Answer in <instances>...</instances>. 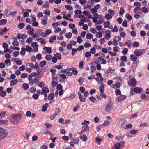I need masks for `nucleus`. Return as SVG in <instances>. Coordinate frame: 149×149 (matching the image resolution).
Here are the masks:
<instances>
[{"mask_svg": "<svg viewBox=\"0 0 149 149\" xmlns=\"http://www.w3.org/2000/svg\"><path fill=\"white\" fill-rule=\"evenodd\" d=\"M139 43L135 41L132 44V46L134 47H136L139 46Z\"/></svg>", "mask_w": 149, "mask_h": 149, "instance_id": "obj_50", "label": "nucleus"}, {"mask_svg": "<svg viewBox=\"0 0 149 149\" xmlns=\"http://www.w3.org/2000/svg\"><path fill=\"white\" fill-rule=\"evenodd\" d=\"M89 99L93 103H95L97 101L96 99L93 96L90 97L89 98Z\"/></svg>", "mask_w": 149, "mask_h": 149, "instance_id": "obj_45", "label": "nucleus"}, {"mask_svg": "<svg viewBox=\"0 0 149 149\" xmlns=\"http://www.w3.org/2000/svg\"><path fill=\"white\" fill-rule=\"evenodd\" d=\"M54 97V95L53 93H50L48 97V99L49 100H51L53 99Z\"/></svg>", "mask_w": 149, "mask_h": 149, "instance_id": "obj_35", "label": "nucleus"}, {"mask_svg": "<svg viewBox=\"0 0 149 149\" xmlns=\"http://www.w3.org/2000/svg\"><path fill=\"white\" fill-rule=\"evenodd\" d=\"M42 31V29H39L34 34H33L32 37L35 38L36 37H39L40 36L41 32Z\"/></svg>", "mask_w": 149, "mask_h": 149, "instance_id": "obj_9", "label": "nucleus"}, {"mask_svg": "<svg viewBox=\"0 0 149 149\" xmlns=\"http://www.w3.org/2000/svg\"><path fill=\"white\" fill-rule=\"evenodd\" d=\"M6 66H8L11 64V61L10 60H6L5 61Z\"/></svg>", "mask_w": 149, "mask_h": 149, "instance_id": "obj_37", "label": "nucleus"}, {"mask_svg": "<svg viewBox=\"0 0 149 149\" xmlns=\"http://www.w3.org/2000/svg\"><path fill=\"white\" fill-rule=\"evenodd\" d=\"M7 133L3 128H0V140L3 139L7 136Z\"/></svg>", "mask_w": 149, "mask_h": 149, "instance_id": "obj_3", "label": "nucleus"}, {"mask_svg": "<svg viewBox=\"0 0 149 149\" xmlns=\"http://www.w3.org/2000/svg\"><path fill=\"white\" fill-rule=\"evenodd\" d=\"M49 2L48 1H46L45 2V4H44L42 6L43 7H45L46 8H48L49 6Z\"/></svg>", "mask_w": 149, "mask_h": 149, "instance_id": "obj_56", "label": "nucleus"}, {"mask_svg": "<svg viewBox=\"0 0 149 149\" xmlns=\"http://www.w3.org/2000/svg\"><path fill=\"white\" fill-rule=\"evenodd\" d=\"M89 127L87 125L83 126L82 127V130L80 134H81L85 131H87L88 130H89Z\"/></svg>", "mask_w": 149, "mask_h": 149, "instance_id": "obj_13", "label": "nucleus"}, {"mask_svg": "<svg viewBox=\"0 0 149 149\" xmlns=\"http://www.w3.org/2000/svg\"><path fill=\"white\" fill-rule=\"evenodd\" d=\"M17 38L15 37H13L14 40L12 42V45L13 46H18L19 45V42L17 41Z\"/></svg>", "mask_w": 149, "mask_h": 149, "instance_id": "obj_11", "label": "nucleus"}, {"mask_svg": "<svg viewBox=\"0 0 149 149\" xmlns=\"http://www.w3.org/2000/svg\"><path fill=\"white\" fill-rule=\"evenodd\" d=\"M96 36L97 37L100 38L102 37V35L101 32L99 31L97 33Z\"/></svg>", "mask_w": 149, "mask_h": 149, "instance_id": "obj_42", "label": "nucleus"}, {"mask_svg": "<svg viewBox=\"0 0 149 149\" xmlns=\"http://www.w3.org/2000/svg\"><path fill=\"white\" fill-rule=\"evenodd\" d=\"M78 94L80 101L82 102H84L86 100V98L85 97H83V95L79 92L78 93Z\"/></svg>", "mask_w": 149, "mask_h": 149, "instance_id": "obj_14", "label": "nucleus"}, {"mask_svg": "<svg viewBox=\"0 0 149 149\" xmlns=\"http://www.w3.org/2000/svg\"><path fill=\"white\" fill-rule=\"evenodd\" d=\"M113 103L111 100H110L106 106L105 110L106 112L110 111L113 108Z\"/></svg>", "mask_w": 149, "mask_h": 149, "instance_id": "obj_4", "label": "nucleus"}, {"mask_svg": "<svg viewBox=\"0 0 149 149\" xmlns=\"http://www.w3.org/2000/svg\"><path fill=\"white\" fill-rule=\"evenodd\" d=\"M102 140L101 138L96 137L95 138V142L99 145L101 144V142L102 141Z\"/></svg>", "mask_w": 149, "mask_h": 149, "instance_id": "obj_27", "label": "nucleus"}, {"mask_svg": "<svg viewBox=\"0 0 149 149\" xmlns=\"http://www.w3.org/2000/svg\"><path fill=\"white\" fill-rule=\"evenodd\" d=\"M31 46L33 47V48H34L36 47H37V49H36V51H38V45L37 43L36 42H33L32 43H31Z\"/></svg>", "mask_w": 149, "mask_h": 149, "instance_id": "obj_32", "label": "nucleus"}, {"mask_svg": "<svg viewBox=\"0 0 149 149\" xmlns=\"http://www.w3.org/2000/svg\"><path fill=\"white\" fill-rule=\"evenodd\" d=\"M43 13L46 15L49 16L50 15V11L47 10H45L43 11Z\"/></svg>", "mask_w": 149, "mask_h": 149, "instance_id": "obj_48", "label": "nucleus"}, {"mask_svg": "<svg viewBox=\"0 0 149 149\" xmlns=\"http://www.w3.org/2000/svg\"><path fill=\"white\" fill-rule=\"evenodd\" d=\"M145 49H136L134 52V54L136 56L139 57L144 54Z\"/></svg>", "mask_w": 149, "mask_h": 149, "instance_id": "obj_2", "label": "nucleus"}, {"mask_svg": "<svg viewBox=\"0 0 149 149\" xmlns=\"http://www.w3.org/2000/svg\"><path fill=\"white\" fill-rule=\"evenodd\" d=\"M74 142V143L76 144H77L79 143V138L78 137H76L74 138H73L72 139Z\"/></svg>", "mask_w": 149, "mask_h": 149, "instance_id": "obj_58", "label": "nucleus"}, {"mask_svg": "<svg viewBox=\"0 0 149 149\" xmlns=\"http://www.w3.org/2000/svg\"><path fill=\"white\" fill-rule=\"evenodd\" d=\"M84 81V79L82 77H80L78 80V81L79 82V85H81L83 84V82Z\"/></svg>", "mask_w": 149, "mask_h": 149, "instance_id": "obj_40", "label": "nucleus"}, {"mask_svg": "<svg viewBox=\"0 0 149 149\" xmlns=\"http://www.w3.org/2000/svg\"><path fill=\"white\" fill-rule=\"evenodd\" d=\"M49 105L47 103H45L44 104L42 107V111L43 112H45L46 111L47 109V108L48 107Z\"/></svg>", "mask_w": 149, "mask_h": 149, "instance_id": "obj_17", "label": "nucleus"}, {"mask_svg": "<svg viewBox=\"0 0 149 149\" xmlns=\"http://www.w3.org/2000/svg\"><path fill=\"white\" fill-rule=\"evenodd\" d=\"M6 94V92L5 91H2L0 93V95L2 97H4Z\"/></svg>", "mask_w": 149, "mask_h": 149, "instance_id": "obj_59", "label": "nucleus"}, {"mask_svg": "<svg viewBox=\"0 0 149 149\" xmlns=\"http://www.w3.org/2000/svg\"><path fill=\"white\" fill-rule=\"evenodd\" d=\"M48 146L46 145H43L40 146V149H47Z\"/></svg>", "mask_w": 149, "mask_h": 149, "instance_id": "obj_64", "label": "nucleus"}, {"mask_svg": "<svg viewBox=\"0 0 149 149\" xmlns=\"http://www.w3.org/2000/svg\"><path fill=\"white\" fill-rule=\"evenodd\" d=\"M24 26L25 24L24 23H21L18 24V27L19 29H22L24 27Z\"/></svg>", "mask_w": 149, "mask_h": 149, "instance_id": "obj_41", "label": "nucleus"}, {"mask_svg": "<svg viewBox=\"0 0 149 149\" xmlns=\"http://www.w3.org/2000/svg\"><path fill=\"white\" fill-rule=\"evenodd\" d=\"M93 37V36L92 34L88 33L86 35V38L87 39H91Z\"/></svg>", "mask_w": 149, "mask_h": 149, "instance_id": "obj_60", "label": "nucleus"}, {"mask_svg": "<svg viewBox=\"0 0 149 149\" xmlns=\"http://www.w3.org/2000/svg\"><path fill=\"white\" fill-rule=\"evenodd\" d=\"M26 29L28 30V33L30 35H32L34 32V30L32 27H31L30 25H27L26 26Z\"/></svg>", "mask_w": 149, "mask_h": 149, "instance_id": "obj_8", "label": "nucleus"}, {"mask_svg": "<svg viewBox=\"0 0 149 149\" xmlns=\"http://www.w3.org/2000/svg\"><path fill=\"white\" fill-rule=\"evenodd\" d=\"M8 123V121L7 120H0V124L7 125Z\"/></svg>", "mask_w": 149, "mask_h": 149, "instance_id": "obj_33", "label": "nucleus"}, {"mask_svg": "<svg viewBox=\"0 0 149 149\" xmlns=\"http://www.w3.org/2000/svg\"><path fill=\"white\" fill-rule=\"evenodd\" d=\"M138 131V130L133 129L130 131V133L132 134H135Z\"/></svg>", "mask_w": 149, "mask_h": 149, "instance_id": "obj_63", "label": "nucleus"}, {"mask_svg": "<svg viewBox=\"0 0 149 149\" xmlns=\"http://www.w3.org/2000/svg\"><path fill=\"white\" fill-rule=\"evenodd\" d=\"M46 64V62L45 61H43L40 63L39 65L41 67H43Z\"/></svg>", "mask_w": 149, "mask_h": 149, "instance_id": "obj_39", "label": "nucleus"}, {"mask_svg": "<svg viewBox=\"0 0 149 149\" xmlns=\"http://www.w3.org/2000/svg\"><path fill=\"white\" fill-rule=\"evenodd\" d=\"M18 82V81L17 79H14L10 81V86H12L17 84Z\"/></svg>", "mask_w": 149, "mask_h": 149, "instance_id": "obj_19", "label": "nucleus"}, {"mask_svg": "<svg viewBox=\"0 0 149 149\" xmlns=\"http://www.w3.org/2000/svg\"><path fill=\"white\" fill-rule=\"evenodd\" d=\"M27 37V36L25 34H22L20 33H18L17 35V38L19 39H24Z\"/></svg>", "mask_w": 149, "mask_h": 149, "instance_id": "obj_10", "label": "nucleus"}, {"mask_svg": "<svg viewBox=\"0 0 149 149\" xmlns=\"http://www.w3.org/2000/svg\"><path fill=\"white\" fill-rule=\"evenodd\" d=\"M91 52L89 51L85 53V56L87 58L90 57L91 56Z\"/></svg>", "mask_w": 149, "mask_h": 149, "instance_id": "obj_46", "label": "nucleus"}, {"mask_svg": "<svg viewBox=\"0 0 149 149\" xmlns=\"http://www.w3.org/2000/svg\"><path fill=\"white\" fill-rule=\"evenodd\" d=\"M105 32L106 33L108 32V33H106L104 36L106 40H108L111 37V35L110 34V33H111V32L110 30H108L106 31Z\"/></svg>", "mask_w": 149, "mask_h": 149, "instance_id": "obj_12", "label": "nucleus"}, {"mask_svg": "<svg viewBox=\"0 0 149 149\" xmlns=\"http://www.w3.org/2000/svg\"><path fill=\"white\" fill-rule=\"evenodd\" d=\"M97 60L101 62V64H105L106 63V61L103 58H102L100 57H99L97 58Z\"/></svg>", "mask_w": 149, "mask_h": 149, "instance_id": "obj_16", "label": "nucleus"}, {"mask_svg": "<svg viewBox=\"0 0 149 149\" xmlns=\"http://www.w3.org/2000/svg\"><path fill=\"white\" fill-rule=\"evenodd\" d=\"M42 90L44 93L47 94L49 92V89L47 87H44L42 88Z\"/></svg>", "mask_w": 149, "mask_h": 149, "instance_id": "obj_30", "label": "nucleus"}, {"mask_svg": "<svg viewBox=\"0 0 149 149\" xmlns=\"http://www.w3.org/2000/svg\"><path fill=\"white\" fill-rule=\"evenodd\" d=\"M55 114L56 115H58L61 112L60 109L59 108H57L55 109Z\"/></svg>", "mask_w": 149, "mask_h": 149, "instance_id": "obj_54", "label": "nucleus"}, {"mask_svg": "<svg viewBox=\"0 0 149 149\" xmlns=\"http://www.w3.org/2000/svg\"><path fill=\"white\" fill-rule=\"evenodd\" d=\"M91 68V73H93V72L96 70V68L94 66L91 65L90 66Z\"/></svg>", "mask_w": 149, "mask_h": 149, "instance_id": "obj_36", "label": "nucleus"}, {"mask_svg": "<svg viewBox=\"0 0 149 149\" xmlns=\"http://www.w3.org/2000/svg\"><path fill=\"white\" fill-rule=\"evenodd\" d=\"M29 91L31 93H33L36 91V89L34 87H32L29 89Z\"/></svg>", "mask_w": 149, "mask_h": 149, "instance_id": "obj_53", "label": "nucleus"}, {"mask_svg": "<svg viewBox=\"0 0 149 149\" xmlns=\"http://www.w3.org/2000/svg\"><path fill=\"white\" fill-rule=\"evenodd\" d=\"M115 93L116 96L120 95L121 94V92L120 89H116L115 91Z\"/></svg>", "mask_w": 149, "mask_h": 149, "instance_id": "obj_49", "label": "nucleus"}, {"mask_svg": "<svg viewBox=\"0 0 149 149\" xmlns=\"http://www.w3.org/2000/svg\"><path fill=\"white\" fill-rule=\"evenodd\" d=\"M121 40V38L120 36H115L113 38V42L112 44L114 45H116L118 44V42Z\"/></svg>", "mask_w": 149, "mask_h": 149, "instance_id": "obj_7", "label": "nucleus"}, {"mask_svg": "<svg viewBox=\"0 0 149 149\" xmlns=\"http://www.w3.org/2000/svg\"><path fill=\"white\" fill-rule=\"evenodd\" d=\"M47 19V17H46V19L45 20L42 19L41 22V24L43 25H46L47 24V22L46 20Z\"/></svg>", "mask_w": 149, "mask_h": 149, "instance_id": "obj_62", "label": "nucleus"}, {"mask_svg": "<svg viewBox=\"0 0 149 149\" xmlns=\"http://www.w3.org/2000/svg\"><path fill=\"white\" fill-rule=\"evenodd\" d=\"M52 56L51 55L48 54L46 55L45 58L47 61H50L52 59Z\"/></svg>", "mask_w": 149, "mask_h": 149, "instance_id": "obj_47", "label": "nucleus"}, {"mask_svg": "<svg viewBox=\"0 0 149 149\" xmlns=\"http://www.w3.org/2000/svg\"><path fill=\"white\" fill-rule=\"evenodd\" d=\"M110 24V22L109 21H107L105 22L104 23V28H108Z\"/></svg>", "mask_w": 149, "mask_h": 149, "instance_id": "obj_34", "label": "nucleus"}, {"mask_svg": "<svg viewBox=\"0 0 149 149\" xmlns=\"http://www.w3.org/2000/svg\"><path fill=\"white\" fill-rule=\"evenodd\" d=\"M128 51V50L127 48H125L123 49L122 52L123 54L125 55L127 54Z\"/></svg>", "mask_w": 149, "mask_h": 149, "instance_id": "obj_31", "label": "nucleus"}, {"mask_svg": "<svg viewBox=\"0 0 149 149\" xmlns=\"http://www.w3.org/2000/svg\"><path fill=\"white\" fill-rule=\"evenodd\" d=\"M105 17L107 20H109L112 18V16L109 14L108 13L105 15Z\"/></svg>", "mask_w": 149, "mask_h": 149, "instance_id": "obj_25", "label": "nucleus"}, {"mask_svg": "<svg viewBox=\"0 0 149 149\" xmlns=\"http://www.w3.org/2000/svg\"><path fill=\"white\" fill-rule=\"evenodd\" d=\"M121 144L119 142L116 143L114 145V148L116 149H119L121 147Z\"/></svg>", "mask_w": 149, "mask_h": 149, "instance_id": "obj_28", "label": "nucleus"}, {"mask_svg": "<svg viewBox=\"0 0 149 149\" xmlns=\"http://www.w3.org/2000/svg\"><path fill=\"white\" fill-rule=\"evenodd\" d=\"M19 52L18 51H15L13 52V55L15 57H17L19 54Z\"/></svg>", "mask_w": 149, "mask_h": 149, "instance_id": "obj_61", "label": "nucleus"}, {"mask_svg": "<svg viewBox=\"0 0 149 149\" xmlns=\"http://www.w3.org/2000/svg\"><path fill=\"white\" fill-rule=\"evenodd\" d=\"M72 35V34L71 32L67 33L65 34V36L66 38H70Z\"/></svg>", "mask_w": 149, "mask_h": 149, "instance_id": "obj_55", "label": "nucleus"}, {"mask_svg": "<svg viewBox=\"0 0 149 149\" xmlns=\"http://www.w3.org/2000/svg\"><path fill=\"white\" fill-rule=\"evenodd\" d=\"M130 58L131 60L132 61H136L137 59V58L136 55L133 54H132L130 56Z\"/></svg>", "mask_w": 149, "mask_h": 149, "instance_id": "obj_21", "label": "nucleus"}, {"mask_svg": "<svg viewBox=\"0 0 149 149\" xmlns=\"http://www.w3.org/2000/svg\"><path fill=\"white\" fill-rule=\"evenodd\" d=\"M127 84L131 87L135 86L136 84V80L135 78L131 79L130 81L128 82Z\"/></svg>", "mask_w": 149, "mask_h": 149, "instance_id": "obj_6", "label": "nucleus"}, {"mask_svg": "<svg viewBox=\"0 0 149 149\" xmlns=\"http://www.w3.org/2000/svg\"><path fill=\"white\" fill-rule=\"evenodd\" d=\"M21 116L19 114H16L11 116L10 122L12 124H17L21 119Z\"/></svg>", "mask_w": 149, "mask_h": 149, "instance_id": "obj_1", "label": "nucleus"}, {"mask_svg": "<svg viewBox=\"0 0 149 149\" xmlns=\"http://www.w3.org/2000/svg\"><path fill=\"white\" fill-rule=\"evenodd\" d=\"M142 91V88L139 87H135L134 89V91L136 93H139Z\"/></svg>", "mask_w": 149, "mask_h": 149, "instance_id": "obj_22", "label": "nucleus"}, {"mask_svg": "<svg viewBox=\"0 0 149 149\" xmlns=\"http://www.w3.org/2000/svg\"><path fill=\"white\" fill-rule=\"evenodd\" d=\"M141 9L142 12L145 13H147L148 11V10L146 7H143Z\"/></svg>", "mask_w": 149, "mask_h": 149, "instance_id": "obj_44", "label": "nucleus"}, {"mask_svg": "<svg viewBox=\"0 0 149 149\" xmlns=\"http://www.w3.org/2000/svg\"><path fill=\"white\" fill-rule=\"evenodd\" d=\"M121 60L124 62H126L127 61V57L125 55L122 56L121 58Z\"/></svg>", "mask_w": 149, "mask_h": 149, "instance_id": "obj_57", "label": "nucleus"}, {"mask_svg": "<svg viewBox=\"0 0 149 149\" xmlns=\"http://www.w3.org/2000/svg\"><path fill=\"white\" fill-rule=\"evenodd\" d=\"M29 86L28 84L27 83H24L22 84V88L24 90H28Z\"/></svg>", "mask_w": 149, "mask_h": 149, "instance_id": "obj_23", "label": "nucleus"}, {"mask_svg": "<svg viewBox=\"0 0 149 149\" xmlns=\"http://www.w3.org/2000/svg\"><path fill=\"white\" fill-rule=\"evenodd\" d=\"M79 137L83 141H86L87 139V137L85 134H83L82 136L80 135Z\"/></svg>", "mask_w": 149, "mask_h": 149, "instance_id": "obj_26", "label": "nucleus"}, {"mask_svg": "<svg viewBox=\"0 0 149 149\" xmlns=\"http://www.w3.org/2000/svg\"><path fill=\"white\" fill-rule=\"evenodd\" d=\"M148 126V124L146 123H141L140 125V127H147Z\"/></svg>", "mask_w": 149, "mask_h": 149, "instance_id": "obj_38", "label": "nucleus"}, {"mask_svg": "<svg viewBox=\"0 0 149 149\" xmlns=\"http://www.w3.org/2000/svg\"><path fill=\"white\" fill-rule=\"evenodd\" d=\"M54 56L57 58V59H58V60H60L61 58V56L60 53H56V54H55Z\"/></svg>", "mask_w": 149, "mask_h": 149, "instance_id": "obj_51", "label": "nucleus"}, {"mask_svg": "<svg viewBox=\"0 0 149 149\" xmlns=\"http://www.w3.org/2000/svg\"><path fill=\"white\" fill-rule=\"evenodd\" d=\"M69 69V70L72 71V74H73L74 75H76L78 73V71L75 68H70Z\"/></svg>", "mask_w": 149, "mask_h": 149, "instance_id": "obj_15", "label": "nucleus"}, {"mask_svg": "<svg viewBox=\"0 0 149 149\" xmlns=\"http://www.w3.org/2000/svg\"><path fill=\"white\" fill-rule=\"evenodd\" d=\"M28 80L29 81V84L31 86H32L34 83L36 84H38L39 82V80L37 78H35L33 79L32 78L29 77L28 78Z\"/></svg>", "mask_w": 149, "mask_h": 149, "instance_id": "obj_5", "label": "nucleus"}, {"mask_svg": "<svg viewBox=\"0 0 149 149\" xmlns=\"http://www.w3.org/2000/svg\"><path fill=\"white\" fill-rule=\"evenodd\" d=\"M43 49L46 50L48 54L51 53L52 52L51 48L49 47H45Z\"/></svg>", "mask_w": 149, "mask_h": 149, "instance_id": "obj_24", "label": "nucleus"}, {"mask_svg": "<svg viewBox=\"0 0 149 149\" xmlns=\"http://www.w3.org/2000/svg\"><path fill=\"white\" fill-rule=\"evenodd\" d=\"M26 66H29L31 68H33L34 67L33 63L31 62L26 63Z\"/></svg>", "mask_w": 149, "mask_h": 149, "instance_id": "obj_52", "label": "nucleus"}, {"mask_svg": "<svg viewBox=\"0 0 149 149\" xmlns=\"http://www.w3.org/2000/svg\"><path fill=\"white\" fill-rule=\"evenodd\" d=\"M125 12V10L123 7H121L120 8V10L119 13V14L120 15H122Z\"/></svg>", "mask_w": 149, "mask_h": 149, "instance_id": "obj_43", "label": "nucleus"}, {"mask_svg": "<svg viewBox=\"0 0 149 149\" xmlns=\"http://www.w3.org/2000/svg\"><path fill=\"white\" fill-rule=\"evenodd\" d=\"M126 97L125 95H121L117 98L118 102H120L122 100L125 99Z\"/></svg>", "mask_w": 149, "mask_h": 149, "instance_id": "obj_18", "label": "nucleus"}, {"mask_svg": "<svg viewBox=\"0 0 149 149\" xmlns=\"http://www.w3.org/2000/svg\"><path fill=\"white\" fill-rule=\"evenodd\" d=\"M105 85L104 84H102L101 85V86L99 87V89L101 93H103L104 92V87Z\"/></svg>", "mask_w": 149, "mask_h": 149, "instance_id": "obj_20", "label": "nucleus"}, {"mask_svg": "<svg viewBox=\"0 0 149 149\" xmlns=\"http://www.w3.org/2000/svg\"><path fill=\"white\" fill-rule=\"evenodd\" d=\"M143 23V22L142 21L139 22L136 24L137 28L138 29H141L142 27L141 25Z\"/></svg>", "mask_w": 149, "mask_h": 149, "instance_id": "obj_29", "label": "nucleus"}]
</instances>
